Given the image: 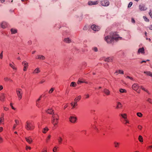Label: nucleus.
I'll use <instances>...</instances> for the list:
<instances>
[{"label": "nucleus", "mask_w": 152, "mask_h": 152, "mask_svg": "<svg viewBox=\"0 0 152 152\" xmlns=\"http://www.w3.org/2000/svg\"><path fill=\"white\" fill-rule=\"evenodd\" d=\"M93 50L95 51H96V52L98 50V49H97V48L96 47H94V48H93Z\"/></svg>", "instance_id": "nucleus-62"}, {"label": "nucleus", "mask_w": 152, "mask_h": 152, "mask_svg": "<svg viewBox=\"0 0 152 152\" xmlns=\"http://www.w3.org/2000/svg\"><path fill=\"white\" fill-rule=\"evenodd\" d=\"M98 2L97 1H89L88 2V4L89 5H94L97 4Z\"/></svg>", "instance_id": "nucleus-12"}, {"label": "nucleus", "mask_w": 152, "mask_h": 152, "mask_svg": "<svg viewBox=\"0 0 152 152\" xmlns=\"http://www.w3.org/2000/svg\"><path fill=\"white\" fill-rule=\"evenodd\" d=\"M4 80L5 81H10L11 82L12 81V80H11L10 78L9 77H6L4 78Z\"/></svg>", "instance_id": "nucleus-40"}, {"label": "nucleus", "mask_w": 152, "mask_h": 152, "mask_svg": "<svg viewBox=\"0 0 152 152\" xmlns=\"http://www.w3.org/2000/svg\"><path fill=\"white\" fill-rule=\"evenodd\" d=\"M38 58H40V59L44 60L45 59V57L42 56H39Z\"/></svg>", "instance_id": "nucleus-48"}, {"label": "nucleus", "mask_w": 152, "mask_h": 152, "mask_svg": "<svg viewBox=\"0 0 152 152\" xmlns=\"http://www.w3.org/2000/svg\"><path fill=\"white\" fill-rule=\"evenodd\" d=\"M91 28L93 30L95 31H98L100 29L99 27L95 25H93L91 26Z\"/></svg>", "instance_id": "nucleus-9"}, {"label": "nucleus", "mask_w": 152, "mask_h": 152, "mask_svg": "<svg viewBox=\"0 0 152 152\" xmlns=\"http://www.w3.org/2000/svg\"><path fill=\"white\" fill-rule=\"evenodd\" d=\"M112 58L111 57H108L104 59V61L107 62H112Z\"/></svg>", "instance_id": "nucleus-18"}, {"label": "nucleus", "mask_w": 152, "mask_h": 152, "mask_svg": "<svg viewBox=\"0 0 152 152\" xmlns=\"http://www.w3.org/2000/svg\"><path fill=\"white\" fill-rule=\"evenodd\" d=\"M81 98V96H79L76 97L74 101H75L77 102L79 101Z\"/></svg>", "instance_id": "nucleus-26"}, {"label": "nucleus", "mask_w": 152, "mask_h": 152, "mask_svg": "<svg viewBox=\"0 0 152 152\" xmlns=\"http://www.w3.org/2000/svg\"><path fill=\"white\" fill-rule=\"evenodd\" d=\"M131 21H132V22L133 23H135V20H134V19L133 18H132Z\"/></svg>", "instance_id": "nucleus-59"}, {"label": "nucleus", "mask_w": 152, "mask_h": 152, "mask_svg": "<svg viewBox=\"0 0 152 152\" xmlns=\"http://www.w3.org/2000/svg\"><path fill=\"white\" fill-rule=\"evenodd\" d=\"M40 98L41 97H40L39 99H38V100L37 101L36 105L39 107H41L40 105L39 104V101L40 100Z\"/></svg>", "instance_id": "nucleus-36"}, {"label": "nucleus", "mask_w": 152, "mask_h": 152, "mask_svg": "<svg viewBox=\"0 0 152 152\" xmlns=\"http://www.w3.org/2000/svg\"><path fill=\"white\" fill-rule=\"evenodd\" d=\"M25 127L27 130L32 131L34 129L35 126L33 121H27L26 123Z\"/></svg>", "instance_id": "nucleus-2"}, {"label": "nucleus", "mask_w": 152, "mask_h": 152, "mask_svg": "<svg viewBox=\"0 0 152 152\" xmlns=\"http://www.w3.org/2000/svg\"><path fill=\"white\" fill-rule=\"evenodd\" d=\"M47 113L50 114H53L54 113V111L52 108L48 109L46 111Z\"/></svg>", "instance_id": "nucleus-16"}, {"label": "nucleus", "mask_w": 152, "mask_h": 152, "mask_svg": "<svg viewBox=\"0 0 152 152\" xmlns=\"http://www.w3.org/2000/svg\"><path fill=\"white\" fill-rule=\"evenodd\" d=\"M16 92L19 100H20L22 97L23 92L21 88H18L16 89Z\"/></svg>", "instance_id": "nucleus-3"}, {"label": "nucleus", "mask_w": 152, "mask_h": 152, "mask_svg": "<svg viewBox=\"0 0 152 152\" xmlns=\"http://www.w3.org/2000/svg\"><path fill=\"white\" fill-rule=\"evenodd\" d=\"M101 5L103 6H108L110 4L109 2L107 0H103L101 1Z\"/></svg>", "instance_id": "nucleus-7"}, {"label": "nucleus", "mask_w": 152, "mask_h": 152, "mask_svg": "<svg viewBox=\"0 0 152 152\" xmlns=\"http://www.w3.org/2000/svg\"><path fill=\"white\" fill-rule=\"evenodd\" d=\"M1 26L2 28H4L7 27V24L6 22H3L1 24Z\"/></svg>", "instance_id": "nucleus-19"}, {"label": "nucleus", "mask_w": 152, "mask_h": 152, "mask_svg": "<svg viewBox=\"0 0 152 152\" xmlns=\"http://www.w3.org/2000/svg\"><path fill=\"white\" fill-rule=\"evenodd\" d=\"M122 106V104L119 102H118L117 103V108H120Z\"/></svg>", "instance_id": "nucleus-35"}, {"label": "nucleus", "mask_w": 152, "mask_h": 152, "mask_svg": "<svg viewBox=\"0 0 152 152\" xmlns=\"http://www.w3.org/2000/svg\"><path fill=\"white\" fill-rule=\"evenodd\" d=\"M4 110L6 111H8L9 110L8 108L6 107H4Z\"/></svg>", "instance_id": "nucleus-63"}, {"label": "nucleus", "mask_w": 152, "mask_h": 152, "mask_svg": "<svg viewBox=\"0 0 152 152\" xmlns=\"http://www.w3.org/2000/svg\"><path fill=\"white\" fill-rule=\"evenodd\" d=\"M122 120L123 121V123L125 124H129V120L127 119V118L125 119H124Z\"/></svg>", "instance_id": "nucleus-20"}, {"label": "nucleus", "mask_w": 152, "mask_h": 152, "mask_svg": "<svg viewBox=\"0 0 152 152\" xmlns=\"http://www.w3.org/2000/svg\"><path fill=\"white\" fill-rule=\"evenodd\" d=\"M143 18L145 20L146 22H149V20L145 16H143Z\"/></svg>", "instance_id": "nucleus-47"}, {"label": "nucleus", "mask_w": 152, "mask_h": 152, "mask_svg": "<svg viewBox=\"0 0 152 152\" xmlns=\"http://www.w3.org/2000/svg\"><path fill=\"white\" fill-rule=\"evenodd\" d=\"M54 91V88H52L49 91V94H51L52 93L53 91Z\"/></svg>", "instance_id": "nucleus-54"}, {"label": "nucleus", "mask_w": 152, "mask_h": 152, "mask_svg": "<svg viewBox=\"0 0 152 152\" xmlns=\"http://www.w3.org/2000/svg\"><path fill=\"white\" fill-rule=\"evenodd\" d=\"M144 73H145L148 75L152 77V72H145Z\"/></svg>", "instance_id": "nucleus-33"}, {"label": "nucleus", "mask_w": 152, "mask_h": 152, "mask_svg": "<svg viewBox=\"0 0 152 152\" xmlns=\"http://www.w3.org/2000/svg\"><path fill=\"white\" fill-rule=\"evenodd\" d=\"M58 143L60 144L62 143V142L63 141V139L61 137H58Z\"/></svg>", "instance_id": "nucleus-32"}, {"label": "nucleus", "mask_w": 152, "mask_h": 152, "mask_svg": "<svg viewBox=\"0 0 152 152\" xmlns=\"http://www.w3.org/2000/svg\"><path fill=\"white\" fill-rule=\"evenodd\" d=\"M113 38L111 36H107L104 37V40L108 43H111L114 40Z\"/></svg>", "instance_id": "nucleus-4"}, {"label": "nucleus", "mask_w": 152, "mask_h": 152, "mask_svg": "<svg viewBox=\"0 0 152 152\" xmlns=\"http://www.w3.org/2000/svg\"><path fill=\"white\" fill-rule=\"evenodd\" d=\"M149 14L150 16L152 18V11L151 10H150V12L149 13Z\"/></svg>", "instance_id": "nucleus-56"}, {"label": "nucleus", "mask_w": 152, "mask_h": 152, "mask_svg": "<svg viewBox=\"0 0 152 152\" xmlns=\"http://www.w3.org/2000/svg\"><path fill=\"white\" fill-rule=\"evenodd\" d=\"M29 0H21L25 4H26L28 2H29Z\"/></svg>", "instance_id": "nucleus-46"}, {"label": "nucleus", "mask_w": 152, "mask_h": 152, "mask_svg": "<svg viewBox=\"0 0 152 152\" xmlns=\"http://www.w3.org/2000/svg\"><path fill=\"white\" fill-rule=\"evenodd\" d=\"M59 120V117L58 114H55L53 115L51 119V122L54 126L53 128L54 129L58 126Z\"/></svg>", "instance_id": "nucleus-1"}, {"label": "nucleus", "mask_w": 152, "mask_h": 152, "mask_svg": "<svg viewBox=\"0 0 152 152\" xmlns=\"http://www.w3.org/2000/svg\"><path fill=\"white\" fill-rule=\"evenodd\" d=\"M22 64L24 66L23 71H26L28 67V63L26 61H24L22 62Z\"/></svg>", "instance_id": "nucleus-8"}, {"label": "nucleus", "mask_w": 152, "mask_h": 152, "mask_svg": "<svg viewBox=\"0 0 152 152\" xmlns=\"http://www.w3.org/2000/svg\"><path fill=\"white\" fill-rule=\"evenodd\" d=\"M31 149V148L30 146H26V150H30Z\"/></svg>", "instance_id": "nucleus-52"}, {"label": "nucleus", "mask_w": 152, "mask_h": 152, "mask_svg": "<svg viewBox=\"0 0 152 152\" xmlns=\"http://www.w3.org/2000/svg\"><path fill=\"white\" fill-rule=\"evenodd\" d=\"M3 51H2L1 54H0V58L1 59L3 57Z\"/></svg>", "instance_id": "nucleus-60"}, {"label": "nucleus", "mask_w": 152, "mask_h": 152, "mask_svg": "<svg viewBox=\"0 0 152 152\" xmlns=\"http://www.w3.org/2000/svg\"><path fill=\"white\" fill-rule=\"evenodd\" d=\"M139 9L141 11H144L147 9L144 5L143 4L140 5L139 6Z\"/></svg>", "instance_id": "nucleus-13"}, {"label": "nucleus", "mask_w": 152, "mask_h": 152, "mask_svg": "<svg viewBox=\"0 0 152 152\" xmlns=\"http://www.w3.org/2000/svg\"><path fill=\"white\" fill-rule=\"evenodd\" d=\"M11 31L12 34H15L17 32L16 29L13 28H12L11 29Z\"/></svg>", "instance_id": "nucleus-38"}, {"label": "nucleus", "mask_w": 152, "mask_h": 152, "mask_svg": "<svg viewBox=\"0 0 152 152\" xmlns=\"http://www.w3.org/2000/svg\"><path fill=\"white\" fill-rule=\"evenodd\" d=\"M119 116L121 117L122 120L126 119L127 118V115L126 113H122L119 115Z\"/></svg>", "instance_id": "nucleus-11"}, {"label": "nucleus", "mask_w": 152, "mask_h": 152, "mask_svg": "<svg viewBox=\"0 0 152 152\" xmlns=\"http://www.w3.org/2000/svg\"><path fill=\"white\" fill-rule=\"evenodd\" d=\"M57 147H55L53 149V151L54 152H57Z\"/></svg>", "instance_id": "nucleus-53"}, {"label": "nucleus", "mask_w": 152, "mask_h": 152, "mask_svg": "<svg viewBox=\"0 0 152 152\" xmlns=\"http://www.w3.org/2000/svg\"><path fill=\"white\" fill-rule=\"evenodd\" d=\"M147 150L152 151V145H149L147 147Z\"/></svg>", "instance_id": "nucleus-42"}, {"label": "nucleus", "mask_w": 152, "mask_h": 152, "mask_svg": "<svg viewBox=\"0 0 152 152\" xmlns=\"http://www.w3.org/2000/svg\"><path fill=\"white\" fill-rule=\"evenodd\" d=\"M17 125H17L16 124H14V125L13 127V129H15L16 128V127H17Z\"/></svg>", "instance_id": "nucleus-61"}, {"label": "nucleus", "mask_w": 152, "mask_h": 152, "mask_svg": "<svg viewBox=\"0 0 152 152\" xmlns=\"http://www.w3.org/2000/svg\"><path fill=\"white\" fill-rule=\"evenodd\" d=\"M93 128L97 132H99L101 129V127L100 126H93Z\"/></svg>", "instance_id": "nucleus-15"}, {"label": "nucleus", "mask_w": 152, "mask_h": 152, "mask_svg": "<svg viewBox=\"0 0 152 152\" xmlns=\"http://www.w3.org/2000/svg\"><path fill=\"white\" fill-rule=\"evenodd\" d=\"M5 98L4 94L2 93L0 94V100L1 101H4Z\"/></svg>", "instance_id": "nucleus-23"}, {"label": "nucleus", "mask_w": 152, "mask_h": 152, "mask_svg": "<svg viewBox=\"0 0 152 152\" xmlns=\"http://www.w3.org/2000/svg\"><path fill=\"white\" fill-rule=\"evenodd\" d=\"M104 92L107 95H109L110 94V91L109 90L106 89L104 90Z\"/></svg>", "instance_id": "nucleus-24"}, {"label": "nucleus", "mask_w": 152, "mask_h": 152, "mask_svg": "<svg viewBox=\"0 0 152 152\" xmlns=\"http://www.w3.org/2000/svg\"><path fill=\"white\" fill-rule=\"evenodd\" d=\"M84 98L85 99H87L89 97V95L88 94H85L84 96Z\"/></svg>", "instance_id": "nucleus-55"}, {"label": "nucleus", "mask_w": 152, "mask_h": 152, "mask_svg": "<svg viewBox=\"0 0 152 152\" xmlns=\"http://www.w3.org/2000/svg\"><path fill=\"white\" fill-rule=\"evenodd\" d=\"M137 115L140 117H142V113L140 112L137 113Z\"/></svg>", "instance_id": "nucleus-44"}, {"label": "nucleus", "mask_w": 152, "mask_h": 152, "mask_svg": "<svg viewBox=\"0 0 152 152\" xmlns=\"http://www.w3.org/2000/svg\"><path fill=\"white\" fill-rule=\"evenodd\" d=\"M64 42L67 43H69L71 42V41L68 38H65L64 40Z\"/></svg>", "instance_id": "nucleus-28"}, {"label": "nucleus", "mask_w": 152, "mask_h": 152, "mask_svg": "<svg viewBox=\"0 0 152 152\" xmlns=\"http://www.w3.org/2000/svg\"><path fill=\"white\" fill-rule=\"evenodd\" d=\"M82 83H88V82L85 81H81V80L79 79L77 82L78 84H79Z\"/></svg>", "instance_id": "nucleus-31"}, {"label": "nucleus", "mask_w": 152, "mask_h": 152, "mask_svg": "<svg viewBox=\"0 0 152 152\" xmlns=\"http://www.w3.org/2000/svg\"><path fill=\"white\" fill-rule=\"evenodd\" d=\"M48 148L47 147H45L43 149L41 152H47Z\"/></svg>", "instance_id": "nucleus-41"}, {"label": "nucleus", "mask_w": 152, "mask_h": 152, "mask_svg": "<svg viewBox=\"0 0 152 152\" xmlns=\"http://www.w3.org/2000/svg\"><path fill=\"white\" fill-rule=\"evenodd\" d=\"M10 106L14 110H15V108L14 107H13V104L12 103H11L10 104Z\"/></svg>", "instance_id": "nucleus-57"}, {"label": "nucleus", "mask_w": 152, "mask_h": 152, "mask_svg": "<svg viewBox=\"0 0 152 152\" xmlns=\"http://www.w3.org/2000/svg\"><path fill=\"white\" fill-rule=\"evenodd\" d=\"M26 141L29 144L31 143L32 142V140L31 137H28L25 138Z\"/></svg>", "instance_id": "nucleus-14"}, {"label": "nucleus", "mask_w": 152, "mask_h": 152, "mask_svg": "<svg viewBox=\"0 0 152 152\" xmlns=\"http://www.w3.org/2000/svg\"><path fill=\"white\" fill-rule=\"evenodd\" d=\"M132 88L138 93H139L140 92V89L139 88V86L137 84H134L132 86Z\"/></svg>", "instance_id": "nucleus-5"}, {"label": "nucleus", "mask_w": 152, "mask_h": 152, "mask_svg": "<svg viewBox=\"0 0 152 152\" xmlns=\"http://www.w3.org/2000/svg\"><path fill=\"white\" fill-rule=\"evenodd\" d=\"M138 140L141 143H142L143 142V138L142 137L141 135H139L138 138Z\"/></svg>", "instance_id": "nucleus-27"}, {"label": "nucleus", "mask_w": 152, "mask_h": 152, "mask_svg": "<svg viewBox=\"0 0 152 152\" xmlns=\"http://www.w3.org/2000/svg\"><path fill=\"white\" fill-rule=\"evenodd\" d=\"M137 128L139 130H141L142 128V126L141 125H139L137 126Z\"/></svg>", "instance_id": "nucleus-45"}, {"label": "nucleus", "mask_w": 152, "mask_h": 152, "mask_svg": "<svg viewBox=\"0 0 152 152\" xmlns=\"http://www.w3.org/2000/svg\"><path fill=\"white\" fill-rule=\"evenodd\" d=\"M10 66L13 69H16V68L15 66V64H14V63H12V64H10Z\"/></svg>", "instance_id": "nucleus-30"}, {"label": "nucleus", "mask_w": 152, "mask_h": 152, "mask_svg": "<svg viewBox=\"0 0 152 152\" xmlns=\"http://www.w3.org/2000/svg\"><path fill=\"white\" fill-rule=\"evenodd\" d=\"M132 2H130L128 5V7H131V6H132Z\"/></svg>", "instance_id": "nucleus-58"}, {"label": "nucleus", "mask_w": 152, "mask_h": 152, "mask_svg": "<svg viewBox=\"0 0 152 152\" xmlns=\"http://www.w3.org/2000/svg\"><path fill=\"white\" fill-rule=\"evenodd\" d=\"M119 91L121 93H126L127 92L126 90L122 88L120 89Z\"/></svg>", "instance_id": "nucleus-39"}, {"label": "nucleus", "mask_w": 152, "mask_h": 152, "mask_svg": "<svg viewBox=\"0 0 152 152\" xmlns=\"http://www.w3.org/2000/svg\"><path fill=\"white\" fill-rule=\"evenodd\" d=\"M77 85L76 83L75 82H72L70 84V86L75 87Z\"/></svg>", "instance_id": "nucleus-37"}, {"label": "nucleus", "mask_w": 152, "mask_h": 152, "mask_svg": "<svg viewBox=\"0 0 152 152\" xmlns=\"http://www.w3.org/2000/svg\"><path fill=\"white\" fill-rule=\"evenodd\" d=\"M116 73L118 72V73H119L120 74H123L124 73V72H123V70H117L116 71Z\"/></svg>", "instance_id": "nucleus-43"}, {"label": "nucleus", "mask_w": 152, "mask_h": 152, "mask_svg": "<svg viewBox=\"0 0 152 152\" xmlns=\"http://www.w3.org/2000/svg\"><path fill=\"white\" fill-rule=\"evenodd\" d=\"M15 124H16L17 125H18L19 124V121L18 120H15Z\"/></svg>", "instance_id": "nucleus-51"}, {"label": "nucleus", "mask_w": 152, "mask_h": 152, "mask_svg": "<svg viewBox=\"0 0 152 152\" xmlns=\"http://www.w3.org/2000/svg\"><path fill=\"white\" fill-rule=\"evenodd\" d=\"M141 88L142 89V90H144V91H145L146 92H148V90L146 89L145 88H144L142 86H141Z\"/></svg>", "instance_id": "nucleus-49"}, {"label": "nucleus", "mask_w": 152, "mask_h": 152, "mask_svg": "<svg viewBox=\"0 0 152 152\" xmlns=\"http://www.w3.org/2000/svg\"><path fill=\"white\" fill-rule=\"evenodd\" d=\"M112 37L114 38V40H118L119 39H121L122 38L119 37L118 35L116 34V33H114L112 35L111 34Z\"/></svg>", "instance_id": "nucleus-6"}, {"label": "nucleus", "mask_w": 152, "mask_h": 152, "mask_svg": "<svg viewBox=\"0 0 152 152\" xmlns=\"http://www.w3.org/2000/svg\"><path fill=\"white\" fill-rule=\"evenodd\" d=\"M138 53L139 54H140V53H141L142 54H144L145 51L144 48L142 47V48H139L138 50Z\"/></svg>", "instance_id": "nucleus-17"}, {"label": "nucleus", "mask_w": 152, "mask_h": 152, "mask_svg": "<svg viewBox=\"0 0 152 152\" xmlns=\"http://www.w3.org/2000/svg\"><path fill=\"white\" fill-rule=\"evenodd\" d=\"M147 101L149 103L152 104V99L150 98H148L147 100Z\"/></svg>", "instance_id": "nucleus-50"}, {"label": "nucleus", "mask_w": 152, "mask_h": 152, "mask_svg": "<svg viewBox=\"0 0 152 152\" xmlns=\"http://www.w3.org/2000/svg\"><path fill=\"white\" fill-rule=\"evenodd\" d=\"M114 147L116 148H118L120 145V143L116 142H114Z\"/></svg>", "instance_id": "nucleus-25"}, {"label": "nucleus", "mask_w": 152, "mask_h": 152, "mask_svg": "<svg viewBox=\"0 0 152 152\" xmlns=\"http://www.w3.org/2000/svg\"><path fill=\"white\" fill-rule=\"evenodd\" d=\"M88 29V28L87 26H85L83 28V30H87Z\"/></svg>", "instance_id": "nucleus-64"}, {"label": "nucleus", "mask_w": 152, "mask_h": 152, "mask_svg": "<svg viewBox=\"0 0 152 152\" xmlns=\"http://www.w3.org/2000/svg\"><path fill=\"white\" fill-rule=\"evenodd\" d=\"M51 137V135L50 134L49 135L46 139V142L47 143H48L50 140Z\"/></svg>", "instance_id": "nucleus-29"}, {"label": "nucleus", "mask_w": 152, "mask_h": 152, "mask_svg": "<svg viewBox=\"0 0 152 152\" xmlns=\"http://www.w3.org/2000/svg\"><path fill=\"white\" fill-rule=\"evenodd\" d=\"M70 121L74 123L76 122L77 120V118L75 117L71 116L69 118Z\"/></svg>", "instance_id": "nucleus-10"}, {"label": "nucleus", "mask_w": 152, "mask_h": 152, "mask_svg": "<svg viewBox=\"0 0 152 152\" xmlns=\"http://www.w3.org/2000/svg\"><path fill=\"white\" fill-rule=\"evenodd\" d=\"M77 102L74 101V102H72L71 103V105L73 107V108H75L77 106Z\"/></svg>", "instance_id": "nucleus-21"}, {"label": "nucleus", "mask_w": 152, "mask_h": 152, "mask_svg": "<svg viewBox=\"0 0 152 152\" xmlns=\"http://www.w3.org/2000/svg\"><path fill=\"white\" fill-rule=\"evenodd\" d=\"M49 130V129L48 127H45L42 129V132L44 134H45Z\"/></svg>", "instance_id": "nucleus-22"}, {"label": "nucleus", "mask_w": 152, "mask_h": 152, "mask_svg": "<svg viewBox=\"0 0 152 152\" xmlns=\"http://www.w3.org/2000/svg\"><path fill=\"white\" fill-rule=\"evenodd\" d=\"M40 72L39 69L38 68L35 69L33 72L34 73H37Z\"/></svg>", "instance_id": "nucleus-34"}]
</instances>
